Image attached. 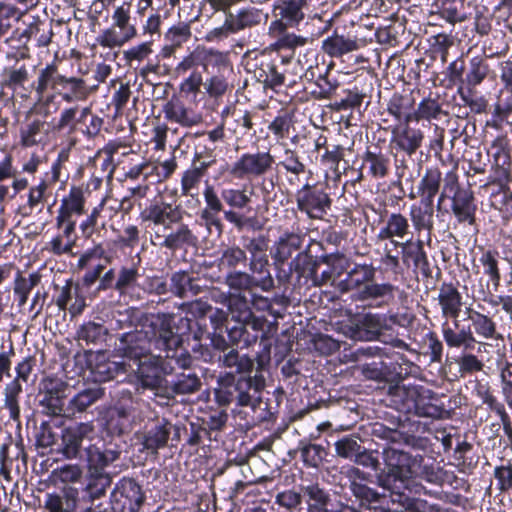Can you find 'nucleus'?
Instances as JSON below:
<instances>
[{
    "instance_id": "obj_1",
    "label": "nucleus",
    "mask_w": 512,
    "mask_h": 512,
    "mask_svg": "<svg viewBox=\"0 0 512 512\" xmlns=\"http://www.w3.org/2000/svg\"><path fill=\"white\" fill-rule=\"evenodd\" d=\"M184 211L180 205L155 197L140 211L139 219L154 232L158 245L172 252L198 243V238L188 224L183 223Z\"/></svg>"
},
{
    "instance_id": "obj_2",
    "label": "nucleus",
    "mask_w": 512,
    "mask_h": 512,
    "mask_svg": "<svg viewBox=\"0 0 512 512\" xmlns=\"http://www.w3.org/2000/svg\"><path fill=\"white\" fill-rule=\"evenodd\" d=\"M270 362V351L257 355V368L254 374L243 375L227 372L217 379L214 388V400L220 407L235 404L238 407H251L253 410L260 406L262 401L261 391L265 388L266 381L262 374L265 366Z\"/></svg>"
},
{
    "instance_id": "obj_3",
    "label": "nucleus",
    "mask_w": 512,
    "mask_h": 512,
    "mask_svg": "<svg viewBox=\"0 0 512 512\" xmlns=\"http://www.w3.org/2000/svg\"><path fill=\"white\" fill-rule=\"evenodd\" d=\"M83 185L72 184L61 200L55 217L59 233L48 242L49 251L57 256L71 254L79 239L77 219L86 213V193Z\"/></svg>"
},
{
    "instance_id": "obj_4",
    "label": "nucleus",
    "mask_w": 512,
    "mask_h": 512,
    "mask_svg": "<svg viewBox=\"0 0 512 512\" xmlns=\"http://www.w3.org/2000/svg\"><path fill=\"white\" fill-rule=\"evenodd\" d=\"M459 283L442 282L439 287L438 304L441 308V334L448 348L472 349L476 338L470 326H461L458 317L463 306V296L458 289Z\"/></svg>"
},
{
    "instance_id": "obj_5",
    "label": "nucleus",
    "mask_w": 512,
    "mask_h": 512,
    "mask_svg": "<svg viewBox=\"0 0 512 512\" xmlns=\"http://www.w3.org/2000/svg\"><path fill=\"white\" fill-rule=\"evenodd\" d=\"M384 467L374 475V483L390 492V501L394 500L396 493L426 494V488L413 480L414 455L387 448L383 451Z\"/></svg>"
},
{
    "instance_id": "obj_6",
    "label": "nucleus",
    "mask_w": 512,
    "mask_h": 512,
    "mask_svg": "<svg viewBox=\"0 0 512 512\" xmlns=\"http://www.w3.org/2000/svg\"><path fill=\"white\" fill-rule=\"evenodd\" d=\"M160 329H135L121 334L115 343L116 355L129 360H140L152 354L153 351H172L180 343V338L174 334L173 324Z\"/></svg>"
},
{
    "instance_id": "obj_7",
    "label": "nucleus",
    "mask_w": 512,
    "mask_h": 512,
    "mask_svg": "<svg viewBox=\"0 0 512 512\" xmlns=\"http://www.w3.org/2000/svg\"><path fill=\"white\" fill-rule=\"evenodd\" d=\"M39 99L52 92L45 98V104H49L56 96L66 103L84 101L89 95L87 84L83 78L65 76L60 73L55 61L46 64L37 72V77L30 84Z\"/></svg>"
},
{
    "instance_id": "obj_8",
    "label": "nucleus",
    "mask_w": 512,
    "mask_h": 512,
    "mask_svg": "<svg viewBox=\"0 0 512 512\" xmlns=\"http://www.w3.org/2000/svg\"><path fill=\"white\" fill-rule=\"evenodd\" d=\"M376 271L372 263H353L348 267L346 277L339 281L337 288L341 293L356 290L355 300L361 302L393 298L395 286L388 282H375Z\"/></svg>"
},
{
    "instance_id": "obj_9",
    "label": "nucleus",
    "mask_w": 512,
    "mask_h": 512,
    "mask_svg": "<svg viewBox=\"0 0 512 512\" xmlns=\"http://www.w3.org/2000/svg\"><path fill=\"white\" fill-rule=\"evenodd\" d=\"M446 199L450 200V207L445 209L444 212L451 213L458 224L477 225L475 196L470 188L461 186L457 162L444 174V186L437 199L438 211H441Z\"/></svg>"
},
{
    "instance_id": "obj_10",
    "label": "nucleus",
    "mask_w": 512,
    "mask_h": 512,
    "mask_svg": "<svg viewBox=\"0 0 512 512\" xmlns=\"http://www.w3.org/2000/svg\"><path fill=\"white\" fill-rule=\"evenodd\" d=\"M487 56L477 54L467 57L464 53L449 63L444 72L446 80L457 89L476 90L490 75Z\"/></svg>"
},
{
    "instance_id": "obj_11",
    "label": "nucleus",
    "mask_w": 512,
    "mask_h": 512,
    "mask_svg": "<svg viewBox=\"0 0 512 512\" xmlns=\"http://www.w3.org/2000/svg\"><path fill=\"white\" fill-rule=\"evenodd\" d=\"M142 403L130 390H119L113 405L106 412L107 429L118 436L130 433L140 418Z\"/></svg>"
},
{
    "instance_id": "obj_12",
    "label": "nucleus",
    "mask_w": 512,
    "mask_h": 512,
    "mask_svg": "<svg viewBox=\"0 0 512 512\" xmlns=\"http://www.w3.org/2000/svg\"><path fill=\"white\" fill-rule=\"evenodd\" d=\"M131 3L124 1L111 16L112 24L96 37V43L103 48L114 49L124 46L138 36L135 19L131 17Z\"/></svg>"
},
{
    "instance_id": "obj_13",
    "label": "nucleus",
    "mask_w": 512,
    "mask_h": 512,
    "mask_svg": "<svg viewBox=\"0 0 512 512\" xmlns=\"http://www.w3.org/2000/svg\"><path fill=\"white\" fill-rule=\"evenodd\" d=\"M221 198L227 208L224 211V219L233 226L238 232L246 228L253 230L261 229V225L256 216H247L245 211H251V195L247 192V187L233 188L226 187L221 190Z\"/></svg>"
},
{
    "instance_id": "obj_14",
    "label": "nucleus",
    "mask_w": 512,
    "mask_h": 512,
    "mask_svg": "<svg viewBox=\"0 0 512 512\" xmlns=\"http://www.w3.org/2000/svg\"><path fill=\"white\" fill-rule=\"evenodd\" d=\"M297 210L307 219L323 220L331 210L333 200L328 192L327 183H313L306 181L300 185L295 193Z\"/></svg>"
},
{
    "instance_id": "obj_15",
    "label": "nucleus",
    "mask_w": 512,
    "mask_h": 512,
    "mask_svg": "<svg viewBox=\"0 0 512 512\" xmlns=\"http://www.w3.org/2000/svg\"><path fill=\"white\" fill-rule=\"evenodd\" d=\"M275 164L270 150H256L242 153L233 163L221 165V173L227 172L233 179H259L269 173Z\"/></svg>"
},
{
    "instance_id": "obj_16",
    "label": "nucleus",
    "mask_w": 512,
    "mask_h": 512,
    "mask_svg": "<svg viewBox=\"0 0 512 512\" xmlns=\"http://www.w3.org/2000/svg\"><path fill=\"white\" fill-rule=\"evenodd\" d=\"M487 155L489 156L491 164L490 174L482 188L488 190L491 184H511L512 156L507 136H497L487 149Z\"/></svg>"
},
{
    "instance_id": "obj_17",
    "label": "nucleus",
    "mask_w": 512,
    "mask_h": 512,
    "mask_svg": "<svg viewBox=\"0 0 512 512\" xmlns=\"http://www.w3.org/2000/svg\"><path fill=\"white\" fill-rule=\"evenodd\" d=\"M277 175L291 188H298L303 180L308 181L313 172L296 149L285 146L279 161L275 162Z\"/></svg>"
},
{
    "instance_id": "obj_18",
    "label": "nucleus",
    "mask_w": 512,
    "mask_h": 512,
    "mask_svg": "<svg viewBox=\"0 0 512 512\" xmlns=\"http://www.w3.org/2000/svg\"><path fill=\"white\" fill-rule=\"evenodd\" d=\"M145 498L142 487L133 478L123 477L111 492V508L113 512H139Z\"/></svg>"
},
{
    "instance_id": "obj_19",
    "label": "nucleus",
    "mask_w": 512,
    "mask_h": 512,
    "mask_svg": "<svg viewBox=\"0 0 512 512\" xmlns=\"http://www.w3.org/2000/svg\"><path fill=\"white\" fill-rule=\"evenodd\" d=\"M118 328H152L166 331L164 326L174 324V315L171 313H147L137 307H129L117 311L115 318Z\"/></svg>"
},
{
    "instance_id": "obj_20",
    "label": "nucleus",
    "mask_w": 512,
    "mask_h": 512,
    "mask_svg": "<svg viewBox=\"0 0 512 512\" xmlns=\"http://www.w3.org/2000/svg\"><path fill=\"white\" fill-rule=\"evenodd\" d=\"M173 424L163 416L149 418L142 429L137 432V439L143 446V450L150 454H156L160 449L168 445Z\"/></svg>"
},
{
    "instance_id": "obj_21",
    "label": "nucleus",
    "mask_w": 512,
    "mask_h": 512,
    "mask_svg": "<svg viewBox=\"0 0 512 512\" xmlns=\"http://www.w3.org/2000/svg\"><path fill=\"white\" fill-rule=\"evenodd\" d=\"M391 157L379 145L367 146L361 156V166L358 171L356 182L364 178L381 180L387 178L391 173Z\"/></svg>"
},
{
    "instance_id": "obj_22",
    "label": "nucleus",
    "mask_w": 512,
    "mask_h": 512,
    "mask_svg": "<svg viewBox=\"0 0 512 512\" xmlns=\"http://www.w3.org/2000/svg\"><path fill=\"white\" fill-rule=\"evenodd\" d=\"M229 64L227 53L198 46L176 65L175 72L177 75H184L188 71L197 70L200 66L206 71L209 66L221 68L228 67Z\"/></svg>"
},
{
    "instance_id": "obj_23",
    "label": "nucleus",
    "mask_w": 512,
    "mask_h": 512,
    "mask_svg": "<svg viewBox=\"0 0 512 512\" xmlns=\"http://www.w3.org/2000/svg\"><path fill=\"white\" fill-rule=\"evenodd\" d=\"M395 248H400L401 262L406 268H413V271L420 272L428 278L432 275V268L425 250V242L420 237L414 239L409 237L403 242L393 241Z\"/></svg>"
},
{
    "instance_id": "obj_24",
    "label": "nucleus",
    "mask_w": 512,
    "mask_h": 512,
    "mask_svg": "<svg viewBox=\"0 0 512 512\" xmlns=\"http://www.w3.org/2000/svg\"><path fill=\"white\" fill-rule=\"evenodd\" d=\"M41 385L39 393L41 413L50 417L66 416L65 392L67 385L63 381L53 378L44 379Z\"/></svg>"
},
{
    "instance_id": "obj_25",
    "label": "nucleus",
    "mask_w": 512,
    "mask_h": 512,
    "mask_svg": "<svg viewBox=\"0 0 512 512\" xmlns=\"http://www.w3.org/2000/svg\"><path fill=\"white\" fill-rule=\"evenodd\" d=\"M352 473L355 478L350 481L349 489L356 500L359 502L361 508L372 511L380 512L381 509H391L389 506H384L386 496L380 494L376 489L369 487L363 481H367L370 476L358 468H353Z\"/></svg>"
},
{
    "instance_id": "obj_26",
    "label": "nucleus",
    "mask_w": 512,
    "mask_h": 512,
    "mask_svg": "<svg viewBox=\"0 0 512 512\" xmlns=\"http://www.w3.org/2000/svg\"><path fill=\"white\" fill-rule=\"evenodd\" d=\"M372 210L380 216L382 221V226L376 235L378 241L390 240L393 244V241H398L397 239L403 240L408 236L413 237L407 215L401 212L389 213L385 207L382 210L375 208H372Z\"/></svg>"
},
{
    "instance_id": "obj_27",
    "label": "nucleus",
    "mask_w": 512,
    "mask_h": 512,
    "mask_svg": "<svg viewBox=\"0 0 512 512\" xmlns=\"http://www.w3.org/2000/svg\"><path fill=\"white\" fill-rule=\"evenodd\" d=\"M203 154L195 152L190 166L182 172L180 179V190L182 196H190L195 199L197 205H200L198 191L203 178L208 174V170L216 162L215 159L208 161L202 160Z\"/></svg>"
},
{
    "instance_id": "obj_28",
    "label": "nucleus",
    "mask_w": 512,
    "mask_h": 512,
    "mask_svg": "<svg viewBox=\"0 0 512 512\" xmlns=\"http://www.w3.org/2000/svg\"><path fill=\"white\" fill-rule=\"evenodd\" d=\"M389 147L391 151L416 153L425 139L424 131L400 122L390 127Z\"/></svg>"
},
{
    "instance_id": "obj_29",
    "label": "nucleus",
    "mask_w": 512,
    "mask_h": 512,
    "mask_svg": "<svg viewBox=\"0 0 512 512\" xmlns=\"http://www.w3.org/2000/svg\"><path fill=\"white\" fill-rule=\"evenodd\" d=\"M445 98L438 91H429L423 94L420 101L414 109V122H439L449 118V112L446 109Z\"/></svg>"
},
{
    "instance_id": "obj_30",
    "label": "nucleus",
    "mask_w": 512,
    "mask_h": 512,
    "mask_svg": "<svg viewBox=\"0 0 512 512\" xmlns=\"http://www.w3.org/2000/svg\"><path fill=\"white\" fill-rule=\"evenodd\" d=\"M444 186V174L439 167L430 166L421 175L416 187H409L407 197L410 200L419 198L420 201L434 204L435 197L440 193Z\"/></svg>"
},
{
    "instance_id": "obj_31",
    "label": "nucleus",
    "mask_w": 512,
    "mask_h": 512,
    "mask_svg": "<svg viewBox=\"0 0 512 512\" xmlns=\"http://www.w3.org/2000/svg\"><path fill=\"white\" fill-rule=\"evenodd\" d=\"M424 430L425 425L420 421L407 419L399 424L398 429L388 430L385 437L392 442L403 443L412 449L426 451L431 443L428 437L420 435Z\"/></svg>"
},
{
    "instance_id": "obj_32",
    "label": "nucleus",
    "mask_w": 512,
    "mask_h": 512,
    "mask_svg": "<svg viewBox=\"0 0 512 512\" xmlns=\"http://www.w3.org/2000/svg\"><path fill=\"white\" fill-rule=\"evenodd\" d=\"M92 431L88 423H76L61 428L58 446L55 450L66 459H76L81 454L83 440Z\"/></svg>"
},
{
    "instance_id": "obj_33",
    "label": "nucleus",
    "mask_w": 512,
    "mask_h": 512,
    "mask_svg": "<svg viewBox=\"0 0 512 512\" xmlns=\"http://www.w3.org/2000/svg\"><path fill=\"white\" fill-rule=\"evenodd\" d=\"M373 89V84L369 79H358L351 86L343 89L342 98L331 104V108L337 112L360 110L365 99H367L366 106L369 105Z\"/></svg>"
},
{
    "instance_id": "obj_34",
    "label": "nucleus",
    "mask_w": 512,
    "mask_h": 512,
    "mask_svg": "<svg viewBox=\"0 0 512 512\" xmlns=\"http://www.w3.org/2000/svg\"><path fill=\"white\" fill-rule=\"evenodd\" d=\"M307 232L299 225H293L292 230H285L274 242L271 249V256L277 263H284L290 259L293 253L302 249Z\"/></svg>"
},
{
    "instance_id": "obj_35",
    "label": "nucleus",
    "mask_w": 512,
    "mask_h": 512,
    "mask_svg": "<svg viewBox=\"0 0 512 512\" xmlns=\"http://www.w3.org/2000/svg\"><path fill=\"white\" fill-rule=\"evenodd\" d=\"M206 288V281L194 271L179 270L170 276V292L178 298L196 297Z\"/></svg>"
},
{
    "instance_id": "obj_36",
    "label": "nucleus",
    "mask_w": 512,
    "mask_h": 512,
    "mask_svg": "<svg viewBox=\"0 0 512 512\" xmlns=\"http://www.w3.org/2000/svg\"><path fill=\"white\" fill-rule=\"evenodd\" d=\"M243 249L249 254L248 267L252 274H266L269 271V259L267 255L268 238L263 234L254 237H242Z\"/></svg>"
},
{
    "instance_id": "obj_37",
    "label": "nucleus",
    "mask_w": 512,
    "mask_h": 512,
    "mask_svg": "<svg viewBox=\"0 0 512 512\" xmlns=\"http://www.w3.org/2000/svg\"><path fill=\"white\" fill-rule=\"evenodd\" d=\"M121 449L117 444L105 441L89 445L85 449L87 470L94 472H106L105 468L118 460Z\"/></svg>"
},
{
    "instance_id": "obj_38",
    "label": "nucleus",
    "mask_w": 512,
    "mask_h": 512,
    "mask_svg": "<svg viewBox=\"0 0 512 512\" xmlns=\"http://www.w3.org/2000/svg\"><path fill=\"white\" fill-rule=\"evenodd\" d=\"M418 477L434 485L442 486L444 483H451L455 478L453 472L444 470L432 458L426 459L421 454L414 455L413 478Z\"/></svg>"
},
{
    "instance_id": "obj_39",
    "label": "nucleus",
    "mask_w": 512,
    "mask_h": 512,
    "mask_svg": "<svg viewBox=\"0 0 512 512\" xmlns=\"http://www.w3.org/2000/svg\"><path fill=\"white\" fill-rule=\"evenodd\" d=\"M435 205L432 203L417 201L409 207V222L413 228V235L420 237L423 232L427 234V243L431 242V235L434 229Z\"/></svg>"
},
{
    "instance_id": "obj_40",
    "label": "nucleus",
    "mask_w": 512,
    "mask_h": 512,
    "mask_svg": "<svg viewBox=\"0 0 512 512\" xmlns=\"http://www.w3.org/2000/svg\"><path fill=\"white\" fill-rule=\"evenodd\" d=\"M310 246L298 252L289 264L291 275H295L298 284L305 286H313L312 281L320 268V263L310 255Z\"/></svg>"
},
{
    "instance_id": "obj_41",
    "label": "nucleus",
    "mask_w": 512,
    "mask_h": 512,
    "mask_svg": "<svg viewBox=\"0 0 512 512\" xmlns=\"http://www.w3.org/2000/svg\"><path fill=\"white\" fill-rule=\"evenodd\" d=\"M226 284L234 290H251L254 287H259L263 291H269L274 287V279L271 273L249 274L234 270L226 275Z\"/></svg>"
},
{
    "instance_id": "obj_42",
    "label": "nucleus",
    "mask_w": 512,
    "mask_h": 512,
    "mask_svg": "<svg viewBox=\"0 0 512 512\" xmlns=\"http://www.w3.org/2000/svg\"><path fill=\"white\" fill-rule=\"evenodd\" d=\"M165 119L170 123L179 124L185 128H191L199 124L202 117L186 107L184 102L173 95L163 106Z\"/></svg>"
},
{
    "instance_id": "obj_43",
    "label": "nucleus",
    "mask_w": 512,
    "mask_h": 512,
    "mask_svg": "<svg viewBox=\"0 0 512 512\" xmlns=\"http://www.w3.org/2000/svg\"><path fill=\"white\" fill-rule=\"evenodd\" d=\"M47 136V122L40 117H26L19 127V145L22 148L44 144Z\"/></svg>"
},
{
    "instance_id": "obj_44",
    "label": "nucleus",
    "mask_w": 512,
    "mask_h": 512,
    "mask_svg": "<svg viewBox=\"0 0 512 512\" xmlns=\"http://www.w3.org/2000/svg\"><path fill=\"white\" fill-rule=\"evenodd\" d=\"M30 77L29 66L19 60L13 65L5 66L0 75L2 86L14 92L33 91L30 88Z\"/></svg>"
},
{
    "instance_id": "obj_45",
    "label": "nucleus",
    "mask_w": 512,
    "mask_h": 512,
    "mask_svg": "<svg viewBox=\"0 0 512 512\" xmlns=\"http://www.w3.org/2000/svg\"><path fill=\"white\" fill-rule=\"evenodd\" d=\"M163 364L164 361L161 353L139 364L137 376L142 387L158 389L163 386L165 373Z\"/></svg>"
},
{
    "instance_id": "obj_46",
    "label": "nucleus",
    "mask_w": 512,
    "mask_h": 512,
    "mask_svg": "<svg viewBox=\"0 0 512 512\" xmlns=\"http://www.w3.org/2000/svg\"><path fill=\"white\" fill-rule=\"evenodd\" d=\"M52 21L40 15L29 16L28 21L25 22L26 28L22 32V37L35 40L38 47H47L54 35Z\"/></svg>"
},
{
    "instance_id": "obj_47",
    "label": "nucleus",
    "mask_w": 512,
    "mask_h": 512,
    "mask_svg": "<svg viewBox=\"0 0 512 512\" xmlns=\"http://www.w3.org/2000/svg\"><path fill=\"white\" fill-rule=\"evenodd\" d=\"M387 113L393 117L397 123L414 122L415 99L412 94L394 92L387 101Z\"/></svg>"
},
{
    "instance_id": "obj_48",
    "label": "nucleus",
    "mask_w": 512,
    "mask_h": 512,
    "mask_svg": "<svg viewBox=\"0 0 512 512\" xmlns=\"http://www.w3.org/2000/svg\"><path fill=\"white\" fill-rule=\"evenodd\" d=\"M432 7L434 15L452 26L467 21L470 16L463 0H434Z\"/></svg>"
},
{
    "instance_id": "obj_49",
    "label": "nucleus",
    "mask_w": 512,
    "mask_h": 512,
    "mask_svg": "<svg viewBox=\"0 0 512 512\" xmlns=\"http://www.w3.org/2000/svg\"><path fill=\"white\" fill-rule=\"evenodd\" d=\"M418 391L419 385H390L388 392L391 405L399 412L412 414Z\"/></svg>"
},
{
    "instance_id": "obj_50",
    "label": "nucleus",
    "mask_w": 512,
    "mask_h": 512,
    "mask_svg": "<svg viewBox=\"0 0 512 512\" xmlns=\"http://www.w3.org/2000/svg\"><path fill=\"white\" fill-rule=\"evenodd\" d=\"M51 186L45 180L39 179L38 183L29 187L27 200L17 209V214L26 218L32 216L35 209L42 211L44 203L50 195Z\"/></svg>"
},
{
    "instance_id": "obj_51",
    "label": "nucleus",
    "mask_w": 512,
    "mask_h": 512,
    "mask_svg": "<svg viewBox=\"0 0 512 512\" xmlns=\"http://www.w3.org/2000/svg\"><path fill=\"white\" fill-rule=\"evenodd\" d=\"M104 396V389L101 387L86 388L76 393L68 402L65 412L66 416L74 417L83 413Z\"/></svg>"
},
{
    "instance_id": "obj_52",
    "label": "nucleus",
    "mask_w": 512,
    "mask_h": 512,
    "mask_svg": "<svg viewBox=\"0 0 512 512\" xmlns=\"http://www.w3.org/2000/svg\"><path fill=\"white\" fill-rule=\"evenodd\" d=\"M295 123V109L282 107L268 124L267 129L277 141H281L289 137L291 130L294 129Z\"/></svg>"
},
{
    "instance_id": "obj_53",
    "label": "nucleus",
    "mask_w": 512,
    "mask_h": 512,
    "mask_svg": "<svg viewBox=\"0 0 512 512\" xmlns=\"http://www.w3.org/2000/svg\"><path fill=\"white\" fill-rule=\"evenodd\" d=\"M468 319L471 321L469 325L473 334L483 339H495L501 338V335L497 331V324L490 316L476 311L472 308L467 309Z\"/></svg>"
},
{
    "instance_id": "obj_54",
    "label": "nucleus",
    "mask_w": 512,
    "mask_h": 512,
    "mask_svg": "<svg viewBox=\"0 0 512 512\" xmlns=\"http://www.w3.org/2000/svg\"><path fill=\"white\" fill-rule=\"evenodd\" d=\"M301 492L308 512H333L328 508L331 502L330 494L318 484L301 486Z\"/></svg>"
},
{
    "instance_id": "obj_55",
    "label": "nucleus",
    "mask_w": 512,
    "mask_h": 512,
    "mask_svg": "<svg viewBox=\"0 0 512 512\" xmlns=\"http://www.w3.org/2000/svg\"><path fill=\"white\" fill-rule=\"evenodd\" d=\"M112 478L107 472L88 471L86 475L85 487L83 489V499L93 501L105 495L107 488L111 485Z\"/></svg>"
},
{
    "instance_id": "obj_56",
    "label": "nucleus",
    "mask_w": 512,
    "mask_h": 512,
    "mask_svg": "<svg viewBox=\"0 0 512 512\" xmlns=\"http://www.w3.org/2000/svg\"><path fill=\"white\" fill-rule=\"evenodd\" d=\"M105 199H103L98 205L92 208L90 213L86 215L79 223V230L81 237L85 240L92 239L95 234H100L102 230L106 228V221L102 217L101 213L104 209Z\"/></svg>"
},
{
    "instance_id": "obj_57",
    "label": "nucleus",
    "mask_w": 512,
    "mask_h": 512,
    "mask_svg": "<svg viewBox=\"0 0 512 512\" xmlns=\"http://www.w3.org/2000/svg\"><path fill=\"white\" fill-rule=\"evenodd\" d=\"M228 308V315L231 316V319L236 323H245L247 320L251 319L252 316V307L250 305L249 300L240 293L234 294H223L222 295Z\"/></svg>"
},
{
    "instance_id": "obj_58",
    "label": "nucleus",
    "mask_w": 512,
    "mask_h": 512,
    "mask_svg": "<svg viewBox=\"0 0 512 512\" xmlns=\"http://www.w3.org/2000/svg\"><path fill=\"white\" fill-rule=\"evenodd\" d=\"M78 499L77 489L69 487L64 490V496L56 493H47L44 508L48 512H73Z\"/></svg>"
},
{
    "instance_id": "obj_59",
    "label": "nucleus",
    "mask_w": 512,
    "mask_h": 512,
    "mask_svg": "<svg viewBox=\"0 0 512 512\" xmlns=\"http://www.w3.org/2000/svg\"><path fill=\"white\" fill-rule=\"evenodd\" d=\"M359 48L358 42L353 37L339 35L337 30L322 42L323 51L331 57H341L344 54L355 51Z\"/></svg>"
},
{
    "instance_id": "obj_60",
    "label": "nucleus",
    "mask_w": 512,
    "mask_h": 512,
    "mask_svg": "<svg viewBox=\"0 0 512 512\" xmlns=\"http://www.w3.org/2000/svg\"><path fill=\"white\" fill-rule=\"evenodd\" d=\"M413 415L437 419L438 395L423 385H419L417 398L415 399Z\"/></svg>"
},
{
    "instance_id": "obj_61",
    "label": "nucleus",
    "mask_w": 512,
    "mask_h": 512,
    "mask_svg": "<svg viewBox=\"0 0 512 512\" xmlns=\"http://www.w3.org/2000/svg\"><path fill=\"white\" fill-rule=\"evenodd\" d=\"M77 122V132H80L86 139H94L104 124L102 117L92 112L90 107L81 108Z\"/></svg>"
},
{
    "instance_id": "obj_62",
    "label": "nucleus",
    "mask_w": 512,
    "mask_h": 512,
    "mask_svg": "<svg viewBox=\"0 0 512 512\" xmlns=\"http://www.w3.org/2000/svg\"><path fill=\"white\" fill-rule=\"evenodd\" d=\"M108 329L102 324L94 321L84 322L76 332V339L85 342L87 346H98L106 341Z\"/></svg>"
},
{
    "instance_id": "obj_63",
    "label": "nucleus",
    "mask_w": 512,
    "mask_h": 512,
    "mask_svg": "<svg viewBox=\"0 0 512 512\" xmlns=\"http://www.w3.org/2000/svg\"><path fill=\"white\" fill-rule=\"evenodd\" d=\"M297 450L305 467L318 469L327 456L324 446L307 440H300Z\"/></svg>"
},
{
    "instance_id": "obj_64",
    "label": "nucleus",
    "mask_w": 512,
    "mask_h": 512,
    "mask_svg": "<svg viewBox=\"0 0 512 512\" xmlns=\"http://www.w3.org/2000/svg\"><path fill=\"white\" fill-rule=\"evenodd\" d=\"M394 500L390 501L392 505H398L403 510L397 508L381 509L380 512H427L429 509L428 502L420 499L415 493H396Z\"/></svg>"
}]
</instances>
